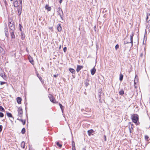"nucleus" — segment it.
<instances>
[{
    "instance_id": "obj_29",
    "label": "nucleus",
    "mask_w": 150,
    "mask_h": 150,
    "mask_svg": "<svg viewBox=\"0 0 150 150\" xmlns=\"http://www.w3.org/2000/svg\"><path fill=\"white\" fill-rule=\"evenodd\" d=\"M89 81V80L88 79H87L86 81V82H85V85L86 86V87L88 85H89V83H88V82Z\"/></svg>"
},
{
    "instance_id": "obj_26",
    "label": "nucleus",
    "mask_w": 150,
    "mask_h": 150,
    "mask_svg": "<svg viewBox=\"0 0 150 150\" xmlns=\"http://www.w3.org/2000/svg\"><path fill=\"white\" fill-rule=\"evenodd\" d=\"M72 149H75V143L74 141H72Z\"/></svg>"
},
{
    "instance_id": "obj_48",
    "label": "nucleus",
    "mask_w": 150,
    "mask_h": 150,
    "mask_svg": "<svg viewBox=\"0 0 150 150\" xmlns=\"http://www.w3.org/2000/svg\"><path fill=\"white\" fill-rule=\"evenodd\" d=\"M58 76V74H57V75L55 74L54 75V77H57Z\"/></svg>"
},
{
    "instance_id": "obj_50",
    "label": "nucleus",
    "mask_w": 150,
    "mask_h": 150,
    "mask_svg": "<svg viewBox=\"0 0 150 150\" xmlns=\"http://www.w3.org/2000/svg\"><path fill=\"white\" fill-rule=\"evenodd\" d=\"M61 45H60L59 46V49H60V48H61Z\"/></svg>"
},
{
    "instance_id": "obj_51",
    "label": "nucleus",
    "mask_w": 150,
    "mask_h": 150,
    "mask_svg": "<svg viewBox=\"0 0 150 150\" xmlns=\"http://www.w3.org/2000/svg\"><path fill=\"white\" fill-rule=\"evenodd\" d=\"M72 150H76V148H75V149H72Z\"/></svg>"
},
{
    "instance_id": "obj_43",
    "label": "nucleus",
    "mask_w": 150,
    "mask_h": 150,
    "mask_svg": "<svg viewBox=\"0 0 150 150\" xmlns=\"http://www.w3.org/2000/svg\"><path fill=\"white\" fill-rule=\"evenodd\" d=\"M128 43H129V42H126L125 41H124V45H125L126 44H128Z\"/></svg>"
},
{
    "instance_id": "obj_49",
    "label": "nucleus",
    "mask_w": 150,
    "mask_h": 150,
    "mask_svg": "<svg viewBox=\"0 0 150 150\" xmlns=\"http://www.w3.org/2000/svg\"><path fill=\"white\" fill-rule=\"evenodd\" d=\"M136 84V82H135V80H134V85H135Z\"/></svg>"
},
{
    "instance_id": "obj_32",
    "label": "nucleus",
    "mask_w": 150,
    "mask_h": 150,
    "mask_svg": "<svg viewBox=\"0 0 150 150\" xmlns=\"http://www.w3.org/2000/svg\"><path fill=\"white\" fill-rule=\"evenodd\" d=\"M25 128H23L21 130V133L23 134L25 133Z\"/></svg>"
},
{
    "instance_id": "obj_25",
    "label": "nucleus",
    "mask_w": 150,
    "mask_h": 150,
    "mask_svg": "<svg viewBox=\"0 0 150 150\" xmlns=\"http://www.w3.org/2000/svg\"><path fill=\"white\" fill-rule=\"evenodd\" d=\"M6 115L7 116L9 117H13L12 114L10 113L7 112H6Z\"/></svg>"
},
{
    "instance_id": "obj_2",
    "label": "nucleus",
    "mask_w": 150,
    "mask_h": 150,
    "mask_svg": "<svg viewBox=\"0 0 150 150\" xmlns=\"http://www.w3.org/2000/svg\"><path fill=\"white\" fill-rule=\"evenodd\" d=\"M13 22H12V23L11 22H10L8 23L9 28L10 30H11V31H14L15 29V26L13 24Z\"/></svg>"
},
{
    "instance_id": "obj_31",
    "label": "nucleus",
    "mask_w": 150,
    "mask_h": 150,
    "mask_svg": "<svg viewBox=\"0 0 150 150\" xmlns=\"http://www.w3.org/2000/svg\"><path fill=\"white\" fill-rule=\"evenodd\" d=\"M4 1V4L5 5V6L6 7V9H7V6H8L6 0H5Z\"/></svg>"
},
{
    "instance_id": "obj_59",
    "label": "nucleus",
    "mask_w": 150,
    "mask_h": 150,
    "mask_svg": "<svg viewBox=\"0 0 150 150\" xmlns=\"http://www.w3.org/2000/svg\"><path fill=\"white\" fill-rule=\"evenodd\" d=\"M18 150H21L20 149H19Z\"/></svg>"
},
{
    "instance_id": "obj_5",
    "label": "nucleus",
    "mask_w": 150,
    "mask_h": 150,
    "mask_svg": "<svg viewBox=\"0 0 150 150\" xmlns=\"http://www.w3.org/2000/svg\"><path fill=\"white\" fill-rule=\"evenodd\" d=\"M146 20L147 23H149L150 21V13H147Z\"/></svg>"
},
{
    "instance_id": "obj_35",
    "label": "nucleus",
    "mask_w": 150,
    "mask_h": 150,
    "mask_svg": "<svg viewBox=\"0 0 150 150\" xmlns=\"http://www.w3.org/2000/svg\"><path fill=\"white\" fill-rule=\"evenodd\" d=\"M21 39H22V40H23V39H24V38H25V36H24V35H23V34H22V33H21Z\"/></svg>"
},
{
    "instance_id": "obj_30",
    "label": "nucleus",
    "mask_w": 150,
    "mask_h": 150,
    "mask_svg": "<svg viewBox=\"0 0 150 150\" xmlns=\"http://www.w3.org/2000/svg\"><path fill=\"white\" fill-rule=\"evenodd\" d=\"M145 140L147 141V142H149V137L147 135L145 136Z\"/></svg>"
},
{
    "instance_id": "obj_33",
    "label": "nucleus",
    "mask_w": 150,
    "mask_h": 150,
    "mask_svg": "<svg viewBox=\"0 0 150 150\" xmlns=\"http://www.w3.org/2000/svg\"><path fill=\"white\" fill-rule=\"evenodd\" d=\"M0 111L4 112L5 111V110L3 108V107L0 106Z\"/></svg>"
},
{
    "instance_id": "obj_11",
    "label": "nucleus",
    "mask_w": 150,
    "mask_h": 150,
    "mask_svg": "<svg viewBox=\"0 0 150 150\" xmlns=\"http://www.w3.org/2000/svg\"><path fill=\"white\" fill-rule=\"evenodd\" d=\"M96 70L95 67H93L92 69L91 70V71L92 75H93L95 73Z\"/></svg>"
},
{
    "instance_id": "obj_24",
    "label": "nucleus",
    "mask_w": 150,
    "mask_h": 150,
    "mask_svg": "<svg viewBox=\"0 0 150 150\" xmlns=\"http://www.w3.org/2000/svg\"><path fill=\"white\" fill-rule=\"evenodd\" d=\"M21 146L23 149L25 148V143L24 142H22L21 144Z\"/></svg>"
},
{
    "instance_id": "obj_16",
    "label": "nucleus",
    "mask_w": 150,
    "mask_h": 150,
    "mask_svg": "<svg viewBox=\"0 0 150 150\" xmlns=\"http://www.w3.org/2000/svg\"><path fill=\"white\" fill-rule=\"evenodd\" d=\"M49 97L50 98V100L52 102L55 103V100L52 96H51L50 97L49 96Z\"/></svg>"
},
{
    "instance_id": "obj_54",
    "label": "nucleus",
    "mask_w": 150,
    "mask_h": 150,
    "mask_svg": "<svg viewBox=\"0 0 150 150\" xmlns=\"http://www.w3.org/2000/svg\"><path fill=\"white\" fill-rule=\"evenodd\" d=\"M94 28H96V26H94Z\"/></svg>"
},
{
    "instance_id": "obj_52",
    "label": "nucleus",
    "mask_w": 150,
    "mask_h": 150,
    "mask_svg": "<svg viewBox=\"0 0 150 150\" xmlns=\"http://www.w3.org/2000/svg\"><path fill=\"white\" fill-rule=\"evenodd\" d=\"M37 76H38V77H39V76H38V74H37Z\"/></svg>"
},
{
    "instance_id": "obj_1",
    "label": "nucleus",
    "mask_w": 150,
    "mask_h": 150,
    "mask_svg": "<svg viewBox=\"0 0 150 150\" xmlns=\"http://www.w3.org/2000/svg\"><path fill=\"white\" fill-rule=\"evenodd\" d=\"M131 119L132 121L136 124L139 120V116L137 114L134 115L132 116Z\"/></svg>"
},
{
    "instance_id": "obj_38",
    "label": "nucleus",
    "mask_w": 150,
    "mask_h": 150,
    "mask_svg": "<svg viewBox=\"0 0 150 150\" xmlns=\"http://www.w3.org/2000/svg\"><path fill=\"white\" fill-rule=\"evenodd\" d=\"M67 50V48L66 47H65L63 48V51L64 52H66Z\"/></svg>"
},
{
    "instance_id": "obj_17",
    "label": "nucleus",
    "mask_w": 150,
    "mask_h": 150,
    "mask_svg": "<svg viewBox=\"0 0 150 150\" xmlns=\"http://www.w3.org/2000/svg\"><path fill=\"white\" fill-rule=\"evenodd\" d=\"M5 72L3 71H0V76L3 77L4 76H5Z\"/></svg>"
},
{
    "instance_id": "obj_20",
    "label": "nucleus",
    "mask_w": 150,
    "mask_h": 150,
    "mask_svg": "<svg viewBox=\"0 0 150 150\" xmlns=\"http://www.w3.org/2000/svg\"><path fill=\"white\" fill-rule=\"evenodd\" d=\"M93 131L92 129H90L89 130H88V135L89 136H90L91 134L93 133Z\"/></svg>"
},
{
    "instance_id": "obj_45",
    "label": "nucleus",
    "mask_w": 150,
    "mask_h": 150,
    "mask_svg": "<svg viewBox=\"0 0 150 150\" xmlns=\"http://www.w3.org/2000/svg\"><path fill=\"white\" fill-rule=\"evenodd\" d=\"M146 29L145 30V33L144 34V38L146 36Z\"/></svg>"
},
{
    "instance_id": "obj_8",
    "label": "nucleus",
    "mask_w": 150,
    "mask_h": 150,
    "mask_svg": "<svg viewBox=\"0 0 150 150\" xmlns=\"http://www.w3.org/2000/svg\"><path fill=\"white\" fill-rule=\"evenodd\" d=\"M57 28L58 31L59 32H60L62 30V27L61 26V24L59 23L57 25Z\"/></svg>"
},
{
    "instance_id": "obj_42",
    "label": "nucleus",
    "mask_w": 150,
    "mask_h": 150,
    "mask_svg": "<svg viewBox=\"0 0 150 150\" xmlns=\"http://www.w3.org/2000/svg\"><path fill=\"white\" fill-rule=\"evenodd\" d=\"M38 78L39 79H40V80L42 82V77L41 76L38 77Z\"/></svg>"
},
{
    "instance_id": "obj_46",
    "label": "nucleus",
    "mask_w": 150,
    "mask_h": 150,
    "mask_svg": "<svg viewBox=\"0 0 150 150\" xmlns=\"http://www.w3.org/2000/svg\"><path fill=\"white\" fill-rule=\"evenodd\" d=\"M63 15H62V14H61L60 15H59L61 18L63 20V17H62Z\"/></svg>"
},
{
    "instance_id": "obj_14",
    "label": "nucleus",
    "mask_w": 150,
    "mask_h": 150,
    "mask_svg": "<svg viewBox=\"0 0 150 150\" xmlns=\"http://www.w3.org/2000/svg\"><path fill=\"white\" fill-rule=\"evenodd\" d=\"M21 100L22 99L20 97H18L17 98V101L18 104H21Z\"/></svg>"
},
{
    "instance_id": "obj_56",
    "label": "nucleus",
    "mask_w": 150,
    "mask_h": 150,
    "mask_svg": "<svg viewBox=\"0 0 150 150\" xmlns=\"http://www.w3.org/2000/svg\"><path fill=\"white\" fill-rule=\"evenodd\" d=\"M105 138H106V136H105Z\"/></svg>"
},
{
    "instance_id": "obj_19",
    "label": "nucleus",
    "mask_w": 150,
    "mask_h": 150,
    "mask_svg": "<svg viewBox=\"0 0 150 150\" xmlns=\"http://www.w3.org/2000/svg\"><path fill=\"white\" fill-rule=\"evenodd\" d=\"M14 31H12L11 33V35L12 38H15Z\"/></svg>"
},
{
    "instance_id": "obj_15",
    "label": "nucleus",
    "mask_w": 150,
    "mask_h": 150,
    "mask_svg": "<svg viewBox=\"0 0 150 150\" xmlns=\"http://www.w3.org/2000/svg\"><path fill=\"white\" fill-rule=\"evenodd\" d=\"M22 8V6H21L19 7L18 10V15L19 16H20L21 14Z\"/></svg>"
},
{
    "instance_id": "obj_55",
    "label": "nucleus",
    "mask_w": 150,
    "mask_h": 150,
    "mask_svg": "<svg viewBox=\"0 0 150 150\" xmlns=\"http://www.w3.org/2000/svg\"><path fill=\"white\" fill-rule=\"evenodd\" d=\"M105 141H106V138H105Z\"/></svg>"
},
{
    "instance_id": "obj_13",
    "label": "nucleus",
    "mask_w": 150,
    "mask_h": 150,
    "mask_svg": "<svg viewBox=\"0 0 150 150\" xmlns=\"http://www.w3.org/2000/svg\"><path fill=\"white\" fill-rule=\"evenodd\" d=\"M134 34L133 33H132L131 35H130V42L129 43H131L132 46L133 45V37L134 36Z\"/></svg>"
},
{
    "instance_id": "obj_34",
    "label": "nucleus",
    "mask_w": 150,
    "mask_h": 150,
    "mask_svg": "<svg viewBox=\"0 0 150 150\" xmlns=\"http://www.w3.org/2000/svg\"><path fill=\"white\" fill-rule=\"evenodd\" d=\"M57 145L60 148H61L62 147V145L60 144L59 142H58L56 143Z\"/></svg>"
},
{
    "instance_id": "obj_53",
    "label": "nucleus",
    "mask_w": 150,
    "mask_h": 150,
    "mask_svg": "<svg viewBox=\"0 0 150 150\" xmlns=\"http://www.w3.org/2000/svg\"><path fill=\"white\" fill-rule=\"evenodd\" d=\"M142 55H143L142 54H141V56H142Z\"/></svg>"
},
{
    "instance_id": "obj_10",
    "label": "nucleus",
    "mask_w": 150,
    "mask_h": 150,
    "mask_svg": "<svg viewBox=\"0 0 150 150\" xmlns=\"http://www.w3.org/2000/svg\"><path fill=\"white\" fill-rule=\"evenodd\" d=\"M13 4L14 6L15 7H17L18 6V3L17 0L14 1L13 2Z\"/></svg>"
},
{
    "instance_id": "obj_39",
    "label": "nucleus",
    "mask_w": 150,
    "mask_h": 150,
    "mask_svg": "<svg viewBox=\"0 0 150 150\" xmlns=\"http://www.w3.org/2000/svg\"><path fill=\"white\" fill-rule=\"evenodd\" d=\"M3 126L1 125H0V132H1Z\"/></svg>"
},
{
    "instance_id": "obj_22",
    "label": "nucleus",
    "mask_w": 150,
    "mask_h": 150,
    "mask_svg": "<svg viewBox=\"0 0 150 150\" xmlns=\"http://www.w3.org/2000/svg\"><path fill=\"white\" fill-rule=\"evenodd\" d=\"M123 75L121 74V73L120 74V78H119V80L120 81H122L123 79Z\"/></svg>"
},
{
    "instance_id": "obj_9",
    "label": "nucleus",
    "mask_w": 150,
    "mask_h": 150,
    "mask_svg": "<svg viewBox=\"0 0 150 150\" xmlns=\"http://www.w3.org/2000/svg\"><path fill=\"white\" fill-rule=\"evenodd\" d=\"M83 68V66H81L79 65H78L77 66L76 71L77 72H79L81 69Z\"/></svg>"
},
{
    "instance_id": "obj_37",
    "label": "nucleus",
    "mask_w": 150,
    "mask_h": 150,
    "mask_svg": "<svg viewBox=\"0 0 150 150\" xmlns=\"http://www.w3.org/2000/svg\"><path fill=\"white\" fill-rule=\"evenodd\" d=\"M119 47V45L118 44H117L115 46V49L117 50Z\"/></svg>"
},
{
    "instance_id": "obj_3",
    "label": "nucleus",
    "mask_w": 150,
    "mask_h": 150,
    "mask_svg": "<svg viewBox=\"0 0 150 150\" xmlns=\"http://www.w3.org/2000/svg\"><path fill=\"white\" fill-rule=\"evenodd\" d=\"M18 116L19 117H21L22 116L23 112L22 109L21 107H19L18 108Z\"/></svg>"
},
{
    "instance_id": "obj_7",
    "label": "nucleus",
    "mask_w": 150,
    "mask_h": 150,
    "mask_svg": "<svg viewBox=\"0 0 150 150\" xmlns=\"http://www.w3.org/2000/svg\"><path fill=\"white\" fill-rule=\"evenodd\" d=\"M28 59L29 62L31 63L32 64L34 65V62L33 58L30 56L28 57Z\"/></svg>"
},
{
    "instance_id": "obj_40",
    "label": "nucleus",
    "mask_w": 150,
    "mask_h": 150,
    "mask_svg": "<svg viewBox=\"0 0 150 150\" xmlns=\"http://www.w3.org/2000/svg\"><path fill=\"white\" fill-rule=\"evenodd\" d=\"M11 118L10 119V120L11 121V122H13V117H11Z\"/></svg>"
},
{
    "instance_id": "obj_57",
    "label": "nucleus",
    "mask_w": 150,
    "mask_h": 150,
    "mask_svg": "<svg viewBox=\"0 0 150 150\" xmlns=\"http://www.w3.org/2000/svg\"><path fill=\"white\" fill-rule=\"evenodd\" d=\"M11 1H13V0H10Z\"/></svg>"
},
{
    "instance_id": "obj_36",
    "label": "nucleus",
    "mask_w": 150,
    "mask_h": 150,
    "mask_svg": "<svg viewBox=\"0 0 150 150\" xmlns=\"http://www.w3.org/2000/svg\"><path fill=\"white\" fill-rule=\"evenodd\" d=\"M4 116V114L1 112H0V117H3Z\"/></svg>"
},
{
    "instance_id": "obj_18",
    "label": "nucleus",
    "mask_w": 150,
    "mask_h": 150,
    "mask_svg": "<svg viewBox=\"0 0 150 150\" xmlns=\"http://www.w3.org/2000/svg\"><path fill=\"white\" fill-rule=\"evenodd\" d=\"M119 93L120 95L122 96L124 93V91L122 89H121L120 91H119Z\"/></svg>"
},
{
    "instance_id": "obj_41",
    "label": "nucleus",
    "mask_w": 150,
    "mask_h": 150,
    "mask_svg": "<svg viewBox=\"0 0 150 150\" xmlns=\"http://www.w3.org/2000/svg\"><path fill=\"white\" fill-rule=\"evenodd\" d=\"M6 83V82H5L1 81V82H0V84L1 85H3V84H5Z\"/></svg>"
},
{
    "instance_id": "obj_27",
    "label": "nucleus",
    "mask_w": 150,
    "mask_h": 150,
    "mask_svg": "<svg viewBox=\"0 0 150 150\" xmlns=\"http://www.w3.org/2000/svg\"><path fill=\"white\" fill-rule=\"evenodd\" d=\"M59 105L60 106V107L61 108V109L62 110V113L63 112V106L60 103H59Z\"/></svg>"
},
{
    "instance_id": "obj_21",
    "label": "nucleus",
    "mask_w": 150,
    "mask_h": 150,
    "mask_svg": "<svg viewBox=\"0 0 150 150\" xmlns=\"http://www.w3.org/2000/svg\"><path fill=\"white\" fill-rule=\"evenodd\" d=\"M69 71L72 74L74 73L75 72V70L72 68H70L69 69Z\"/></svg>"
},
{
    "instance_id": "obj_58",
    "label": "nucleus",
    "mask_w": 150,
    "mask_h": 150,
    "mask_svg": "<svg viewBox=\"0 0 150 150\" xmlns=\"http://www.w3.org/2000/svg\"><path fill=\"white\" fill-rule=\"evenodd\" d=\"M20 30L21 31V28L20 29Z\"/></svg>"
},
{
    "instance_id": "obj_4",
    "label": "nucleus",
    "mask_w": 150,
    "mask_h": 150,
    "mask_svg": "<svg viewBox=\"0 0 150 150\" xmlns=\"http://www.w3.org/2000/svg\"><path fill=\"white\" fill-rule=\"evenodd\" d=\"M57 12L58 13V15H60L61 14H62V15H63V11L60 7L58 8Z\"/></svg>"
},
{
    "instance_id": "obj_28",
    "label": "nucleus",
    "mask_w": 150,
    "mask_h": 150,
    "mask_svg": "<svg viewBox=\"0 0 150 150\" xmlns=\"http://www.w3.org/2000/svg\"><path fill=\"white\" fill-rule=\"evenodd\" d=\"M5 35L7 37L8 35V30L6 29L5 30Z\"/></svg>"
},
{
    "instance_id": "obj_6",
    "label": "nucleus",
    "mask_w": 150,
    "mask_h": 150,
    "mask_svg": "<svg viewBox=\"0 0 150 150\" xmlns=\"http://www.w3.org/2000/svg\"><path fill=\"white\" fill-rule=\"evenodd\" d=\"M134 125L132 124L130 122H129V132L130 133H131V128L132 129H133V128H134Z\"/></svg>"
},
{
    "instance_id": "obj_47",
    "label": "nucleus",
    "mask_w": 150,
    "mask_h": 150,
    "mask_svg": "<svg viewBox=\"0 0 150 150\" xmlns=\"http://www.w3.org/2000/svg\"><path fill=\"white\" fill-rule=\"evenodd\" d=\"M63 0H60L59 1V2L60 4H61V3H62V1H63Z\"/></svg>"
},
{
    "instance_id": "obj_44",
    "label": "nucleus",
    "mask_w": 150,
    "mask_h": 150,
    "mask_svg": "<svg viewBox=\"0 0 150 150\" xmlns=\"http://www.w3.org/2000/svg\"><path fill=\"white\" fill-rule=\"evenodd\" d=\"M20 4H21V6H22V0H19Z\"/></svg>"
},
{
    "instance_id": "obj_23",
    "label": "nucleus",
    "mask_w": 150,
    "mask_h": 150,
    "mask_svg": "<svg viewBox=\"0 0 150 150\" xmlns=\"http://www.w3.org/2000/svg\"><path fill=\"white\" fill-rule=\"evenodd\" d=\"M17 119L18 120H19L20 121H21L22 122V123H23V125H24L25 124V120H23L22 119H19L18 118Z\"/></svg>"
},
{
    "instance_id": "obj_12",
    "label": "nucleus",
    "mask_w": 150,
    "mask_h": 150,
    "mask_svg": "<svg viewBox=\"0 0 150 150\" xmlns=\"http://www.w3.org/2000/svg\"><path fill=\"white\" fill-rule=\"evenodd\" d=\"M45 8L48 11H50L51 10V8L50 6L49 7L47 4H46L45 6Z\"/></svg>"
}]
</instances>
